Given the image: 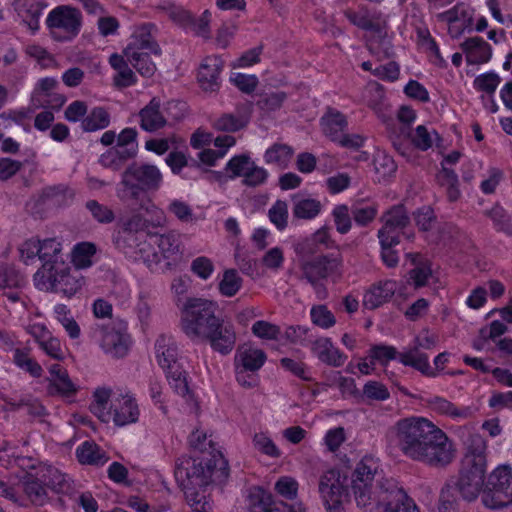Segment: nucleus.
Instances as JSON below:
<instances>
[{
	"instance_id": "19",
	"label": "nucleus",
	"mask_w": 512,
	"mask_h": 512,
	"mask_svg": "<svg viewBox=\"0 0 512 512\" xmlns=\"http://www.w3.org/2000/svg\"><path fill=\"white\" fill-rule=\"evenodd\" d=\"M249 500L250 512H306L301 503L289 505L283 501H272L271 496L262 489L251 493Z\"/></svg>"
},
{
	"instance_id": "18",
	"label": "nucleus",
	"mask_w": 512,
	"mask_h": 512,
	"mask_svg": "<svg viewBox=\"0 0 512 512\" xmlns=\"http://www.w3.org/2000/svg\"><path fill=\"white\" fill-rule=\"evenodd\" d=\"M112 419L115 425L125 426L138 421L139 407L132 395L118 394L111 399Z\"/></svg>"
},
{
	"instance_id": "60",
	"label": "nucleus",
	"mask_w": 512,
	"mask_h": 512,
	"mask_svg": "<svg viewBox=\"0 0 512 512\" xmlns=\"http://www.w3.org/2000/svg\"><path fill=\"white\" fill-rule=\"evenodd\" d=\"M287 98V94L283 91L273 92L261 96L257 105L260 109L271 112L281 108Z\"/></svg>"
},
{
	"instance_id": "51",
	"label": "nucleus",
	"mask_w": 512,
	"mask_h": 512,
	"mask_svg": "<svg viewBox=\"0 0 512 512\" xmlns=\"http://www.w3.org/2000/svg\"><path fill=\"white\" fill-rule=\"evenodd\" d=\"M49 395L72 396L77 392V387L70 379L68 373L59 379H49L47 387Z\"/></svg>"
},
{
	"instance_id": "63",
	"label": "nucleus",
	"mask_w": 512,
	"mask_h": 512,
	"mask_svg": "<svg viewBox=\"0 0 512 512\" xmlns=\"http://www.w3.org/2000/svg\"><path fill=\"white\" fill-rule=\"evenodd\" d=\"M501 78L494 72H488L477 76L474 80V86L477 90L493 94L499 85Z\"/></svg>"
},
{
	"instance_id": "10",
	"label": "nucleus",
	"mask_w": 512,
	"mask_h": 512,
	"mask_svg": "<svg viewBox=\"0 0 512 512\" xmlns=\"http://www.w3.org/2000/svg\"><path fill=\"white\" fill-rule=\"evenodd\" d=\"M82 16L77 8L61 5L47 16L46 25L54 40L59 42L71 41L80 32Z\"/></svg>"
},
{
	"instance_id": "1",
	"label": "nucleus",
	"mask_w": 512,
	"mask_h": 512,
	"mask_svg": "<svg viewBox=\"0 0 512 512\" xmlns=\"http://www.w3.org/2000/svg\"><path fill=\"white\" fill-rule=\"evenodd\" d=\"M350 488L357 507L365 512H420L397 481L383 475L373 457L365 456L357 463Z\"/></svg>"
},
{
	"instance_id": "8",
	"label": "nucleus",
	"mask_w": 512,
	"mask_h": 512,
	"mask_svg": "<svg viewBox=\"0 0 512 512\" xmlns=\"http://www.w3.org/2000/svg\"><path fill=\"white\" fill-rule=\"evenodd\" d=\"M481 501L486 508L502 509L512 504V470L499 466L486 481Z\"/></svg>"
},
{
	"instance_id": "45",
	"label": "nucleus",
	"mask_w": 512,
	"mask_h": 512,
	"mask_svg": "<svg viewBox=\"0 0 512 512\" xmlns=\"http://www.w3.org/2000/svg\"><path fill=\"white\" fill-rule=\"evenodd\" d=\"M74 193L64 184L48 186L42 190L40 199L43 202L51 201L54 204H66L68 199H72Z\"/></svg>"
},
{
	"instance_id": "38",
	"label": "nucleus",
	"mask_w": 512,
	"mask_h": 512,
	"mask_svg": "<svg viewBox=\"0 0 512 512\" xmlns=\"http://www.w3.org/2000/svg\"><path fill=\"white\" fill-rule=\"evenodd\" d=\"M291 146L282 143H274L264 153V161L266 164L276 165L279 168H286L293 156Z\"/></svg>"
},
{
	"instance_id": "62",
	"label": "nucleus",
	"mask_w": 512,
	"mask_h": 512,
	"mask_svg": "<svg viewBox=\"0 0 512 512\" xmlns=\"http://www.w3.org/2000/svg\"><path fill=\"white\" fill-rule=\"evenodd\" d=\"M336 229L340 234H346L350 231L352 223L349 209L346 205H337L332 211Z\"/></svg>"
},
{
	"instance_id": "2",
	"label": "nucleus",
	"mask_w": 512,
	"mask_h": 512,
	"mask_svg": "<svg viewBox=\"0 0 512 512\" xmlns=\"http://www.w3.org/2000/svg\"><path fill=\"white\" fill-rule=\"evenodd\" d=\"M394 430L397 445L406 457L436 468L445 467L452 462V442L444 431L428 419H400Z\"/></svg>"
},
{
	"instance_id": "46",
	"label": "nucleus",
	"mask_w": 512,
	"mask_h": 512,
	"mask_svg": "<svg viewBox=\"0 0 512 512\" xmlns=\"http://www.w3.org/2000/svg\"><path fill=\"white\" fill-rule=\"evenodd\" d=\"M56 319L62 324L70 338L77 339L80 336L78 323L70 316L69 308L64 304H57L54 307Z\"/></svg>"
},
{
	"instance_id": "12",
	"label": "nucleus",
	"mask_w": 512,
	"mask_h": 512,
	"mask_svg": "<svg viewBox=\"0 0 512 512\" xmlns=\"http://www.w3.org/2000/svg\"><path fill=\"white\" fill-rule=\"evenodd\" d=\"M92 337L95 338L106 354L114 358H122L128 351V336L114 327L96 324L92 327Z\"/></svg>"
},
{
	"instance_id": "57",
	"label": "nucleus",
	"mask_w": 512,
	"mask_h": 512,
	"mask_svg": "<svg viewBox=\"0 0 512 512\" xmlns=\"http://www.w3.org/2000/svg\"><path fill=\"white\" fill-rule=\"evenodd\" d=\"M251 330L255 336L266 340H278L281 334L279 326L264 320L256 321Z\"/></svg>"
},
{
	"instance_id": "37",
	"label": "nucleus",
	"mask_w": 512,
	"mask_h": 512,
	"mask_svg": "<svg viewBox=\"0 0 512 512\" xmlns=\"http://www.w3.org/2000/svg\"><path fill=\"white\" fill-rule=\"evenodd\" d=\"M292 199L293 216L297 219L311 220L321 212L322 204L317 199L300 198L298 195H294Z\"/></svg>"
},
{
	"instance_id": "3",
	"label": "nucleus",
	"mask_w": 512,
	"mask_h": 512,
	"mask_svg": "<svg viewBox=\"0 0 512 512\" xmlns=\"http://www.w3.org/2000/svg\"><path fill=\"white\" fill-rule=\"evenodd\" d=\"M175 479L185 494L189 505L210 501L206 489L210 484H222L229 476L228 461L219 450L209 456H182L175 465Z\"/></svg>"
},
{
	"instance_id": "5",
	"label": "nucleus",
	"mask_w": 512,
	"mask_h": 512,
	"mask_svg": "<svg viewBox=\"0 0 512 512\" xmlns=\"http://www.w3.org/2000/svg\"><path fill=\"white\" fill-rule=\"evenodd\" d=\"M301 279H305L313 288L318 300L328 297V289L323 280L337 282L343 275V258L340 254L319 255L300 263Z\"/></svg>"
},
{
	"instance_id": "22",
	"label": "nucleus",
	"mask_w": 512,
	"mask_h": 512,
	"mask_svg": "<svg viewBox=\"0 0 512 512\" xmlns=\"http://www.w3.org/2000/svg\"><path fill=\"white\" fill-rule=\"evenodd\" d=\"M252 109L250 105L238 108L236 113H224L212 122V127L222 132H237L247 126Z\"/></svg>"
},
{
	"instance_id": "9",
	"label": "nucleus",
	"mask_w": 512,
	"mask_h": 512,
	"mask_svg": "<svg viewBox=\"0 0 512 512\" xmlns=\"http://www.w3.org/2000/svg\"><path fill=\"white\" fill-rule=\"evenodd\" d=\"M45 271L39 277L46 279L49 284L47 289L56 293H62L70 298L75 295L84 285V277L79 270L73 269L64 261H56L54 264H46Z\"/></svg>"
},
{
	"instance_id": "55",
	"label": "nucleus",
	"mask_w": 512,
	"mask_h": 512,
	"mask_svg": "<svg viewBox=\"0 0 512 512\" xmlns=\"http://www.w3.org/2000/svg\"><path fill=\"white\" fill-rule=\"evenodd\" d=\"M24 491L35 504L42 505L46 499V489L37 478L29 477L24 482Z\"/></svg>"
},
{
	"instance_id": "54",
	"label": "nucleus",
	"mask_w": 512,
	"mask_h": 512,
	"mask_svg": "<svg viewBox=\"0 0 512 512\" xmlns=\"http://www.w3.org/2000/svg\"><path fill=\"white\" fill-rule=\"evenodd\" d=\"M268 177V171L265 168L256 165L254 162L242 178L241 182L246 187L255 188L264 185L267 182Z\"/></svg>"
},
{
	"instance_id": "4",
	"label": "nucleus",
	"mask_w": 512,
	"mask_h": 512,
	"mask_svg": "<svg viewBox=\"0 0 512 512\" xmlns=\"http://www.w3.org/2000/svg\"><path fill=\"white\" fill-rule=\"evenodd\" d=\"M162 182L163 176L157 166L132 162L121 174L116 195L120 201L134 210L151 213L157 207L148 194L159 190Z\"/></svg>"
},
{
	"instance_id": "34",
	"label": "nucleus",
	"mask_w": 512,
	"mask_h": 512,
	"mask_svg": "<svg viewBox=\"0 0 512 512\" xmlns=\"http://www.w3.org/2000/svg\"><path fill=\"white\" fill-rule=\"evenodd\" d=\"M436 181L446 191V196L450 202H456L461 197L459 189L458 175L452 169H449L442 163L441 170L436 174Z\"/></svg>"
},
{
	"instance_id": "36",
	"label": "nucleus",
	"mask_w": 512,
	"mask_h": 512,
	"mask_svg": "<svg viewBox=\"0 0 512 512\" xmlns=\"http://www.w3.org/2000/svg\"><path fill=\"white\" fill-rule=\"evenodd\" d=\"M343 14L352 25L359 29L372 32L380 31V25L370 18L369 10L365 5H360L358 11L346 8L343 10Z\"/></svg>"
},
{
	"instance_id": "11",
	"label": "nucleus",
	"mask_w": 512,
	"mask_h": 512,
	"mask_svg": "<svg viewBox=\"0 0 512 512\" xmlns=\"http://www.w3.org/2000/svg\"><path fill=\"white\" fill-rule=\"evenodd\" d=\"M487 444L485 439L478 435H471L468 439L466 452L461 461L460 471L469 475H477L485 480L487 472Z\"/></svg>"
},
{
	"instance_id": "59",
	"label": "nucleus",
	"mask_w": 512,
	"mask_h": 512,
	"mask_svg": "<svg viewBox=\"0 0 512 512\" xmlns=\"http://www.w3.org/2000/svg\"><path fill=\"white\" fill-rule=\"evenodd\" d=\"M377 207L375 205H353L351 208V214L359 226H366L372 222L377 215Z\"/></svg>"
},
{
	"instance_id": "32",
	"label": "nucleus",
	"mask_w": 512,
	"mask_h": 512,
	"mask_svg": "<svg viewBox=\"0 0 512 512\" xmlns=\"http://www.w3.org/2000/svg\"><path fill=\"white\" fill-rule=\"evenodd\" d=\"M111 123L108 110L102 106L93 107L81 121V129L84 132H96L106 129Z\"/></svg>"
},
{
	"instance_id": "17",
	"label": "nucleus",
	"mask_w": 512,
	"mask_h": 512,
	"mask_svg": "<svg viewBox=\"0 0 512 512\" xmlns=\"http://www.w3.org/2000/svg\"><path fill=\"white\" fill-rule=\"evenodd\" d=\"M224 60L217 55L207 56L198 68L197 80L205 92H218L221 87V73L224 69Z\"/></svg>"
},
{
	"instance_id": "40",
	"label": "nucleus",
	"mask_w": 512,
	"mask_h": 512,
	"mask_svg": "<svg viewBox=\"0 0 512 512\" xmlns=\"http://www.w3.org/2000/svg\"><path fill=\"white\" fill-rule=\"evenodd\" d=\"M96 253V247L89 242H83L75 245L72 252V261L75 269H84L92 265V257Z\"/></svg>"
},
{
	"instance_id": "7",
	"label": "nucleus",
	"mask_w": 512,
	"mask_h": 512,
	"mask_svg": "<svg viewBox=\"0 0 512 512\" xmlns=\"http://www.w3.org/2000/svg\"><path fill=\"white\" fill-rule=\"evenodd\" d=\"M123 54L140 75L149 78L156 71V64L151 55L159 57L161 48L150 32L142 27L133 34L130 42L124 48Z\"/></svg>"
},
{
	"instance_id": "25",
	"label": "nucleus",
	"mask_w": 512,
	"mask_h": 512,
	"mask_svg": "<svg viewBox=\"0 0 512 512\" xmlns=\"http://www.w3.org/2000/svg\"><path fill=\"white\" fill-rule=\"evenodd\" d=\"M161 101L153 97L139 112L140 127L147 132H155L163 128L167 120L161 112Z\"/></svg>"
},
{
	"instance_id": "61",
	"label": "nucleus",
	"mask_w": 512,
	"mask_h": 512,
	"mask_svg": "<svg viewBox=\"0 0 512 512\" xmlns=\"http://www.w3.org/2000/svg\"><path fill=\"white\" fill-rule=\"evenodd\" d=\"M253 444L258 451L269 457L278 458L281 456L280 450L277 448L272 439L263 433L254 435Z\"/></svg>"
},
{
	"instance_id": "21",
	"label": "nucleus",
	"mask_w": 512,
	"mask_h": 512,
	"mask_svg": "<svg viewBox=\"0 0 512 512\" xmlns=\"http://www.w3.org/2000/svg\"><path fill=\"white\" fill-rule=\"evenodd\" d=\"M460 48L470 65L487 63L492 57L491 45L479 36L467 38L460 44Z\"/></svg>"
},
{
	"instance_id": "27",
	"label": "nucleus",
	"mask_w": 512,
	"mask_h": 512,
	"mask_svg": "<svg viewBox=\"0 0 512 512\" xmlns=\"http://www.w3.org/2000/svg\"><path fill=\"white\" fill-rule=\"evenodd\" d=\"M267 359L266 353L262 349L243 345L237 349L235 355V365L245 371H258Z\"/></svg>"
},
{
	"instance_id": "56",
	"label": "nucleus",
	"mask_w": 512,
	"mask_h": 512,
	"mask_svg": "<svg viewBox=\"0 0 512 512\" xmlns=\"http://www.w3.org/2000/svg\"><path fill=\"white\" fill-rule=\"evenodd\" d=\"M189 445L194 452L198 451L203 455L209 456V452L217 450L214 447L213 441L208 439L206 434L202 431L196 430L189 436Z\"/></svg>"
},
{
	"instance_id": "39",
	"label": "nucleus",
	"mask_w": 512,
	"mask_h": 512,
	"mask_svg": "<svg viewBox=\"0 0 512 512\" xmlns=\"http://www.w3.org/2000/svg\"><path fill=\"white\" fill-rule=\"evenodd\" d=\"M40 245V260L43 262V265L42 268L36 272L35 279H37L43 272H46V264L52 265L56 261H63L61 257V243L58 242L55 238H49L40 241Z\"/></svg>"
},
{
	"instance_id": "13",
	"label": "nucleus",
	"mask_w": 512,
	"mask_h": 512,
	"mask_svg": "<svg viewBox=\"0 0 512 512\" xmlns=\"http://www.w3.org/2000/svg\"><path fill=\"white\" fill-rule=\"evenodd\" d=\"M381 221L383 226L378 230V239L400 243V236L409 225L410 218L403 205H395L383 214Z\"/></svg>"
},
{
	"instance_id": "41",
	"label": "nucleus",
	"mask_w": 512,
	"mask_h": 512,
	"mask_svg": "<svg viewBox=\"0 0 512 512\" xmlns=\"http://www.w3.org/2000/svg\"><path fill=\"white\" fill-rule=\"evenodd\" d=\"M484 215L492 220L494 229L496 231L503 232L508 235L512 234L510 215L502 206L495 204L491 209L486 210Z\"/></svg>"
},
{
	"instance_id": "47",
	"label": "nucleus",
	"mask_w": 512,
	"mask_h": 512,
	"mask_svg": "<svg viewBox=\"0 0 512 512\" xmlns=\"http://www.w3.org/2000/svg\"><path fill=\"white\" fill-rule=\"evenodd\" d=\"M242 287V278L235 269H228L223 273L219 282V292L225 297H233Z\"/></svg>"
},
{
	"instance_id": "42",
	"label": "nucleus",
	"mask_w": 512,
	"mask_h": 512,
	"mask_svg": "<svg viewBox=\"0 0 512 512\" xmlns=\"http://www.w3.org/2000/svg\"><path fill=\"white\" fill-rule=\"evenodd\" d=\"M254 161L246 154H239L233 156L226 164L225 170L228 173L229 179L244 177L249 168L253 165Z\"/></svg>"
},
{
	"instance_id": "53",
	"label": "nucleus",
	"mask_w": 512,
	"mask_h": 512,
	"mask_svg": "<svg viewBox=\"0 0 512 512\" xmlns=\"http://www.w3.org/2000/svg\"><path fill=\"white\" fill-rule=\"evenodd\" d=\"M269 220L278 230H284L288 224V205L283 200H277L268 211Z\"/></svg>"
},
{
	"instance_id": "49",
	"label": "nucleus",
	"mask_w": 512,
	"mask_h": 512,
	"mask_svg": "<svg viewBox=\"0 0 512 512\" xmlns=\"http://www.w3.org/2000/svg\"><path fill=\"white\" fill-rule=\"evenodd\" d=\"M93 219L100 224H110L115 220V214L111 208L99 203L97 200H88L85 204Z\"/></svg>"
},
{
	"instance_id": "50",
	"label": "nucleus",
	"mask_w": 512,
	"mask_h": 512,
	"mask_svg": "<svg viewBox=\"0 0 512 512\" xmlns=\"http://www.w3.org/2000/svg\"><path fill=\"white\" fill-rule=\"evenodd\" d=\"M311 321L314 325L329 329L336 324V318L326 305H314L310 310Z\"/></svg>"
},
{
	"instance_id": "58",
	"label": "nucleus",
	"mask_w": 512,
	"mask_h": 512,
	"mask_svg": "<svg viewBox=\"0 0 512 512\" xmlns=\"http://www.w3.org/2000/svg\"><path fill=\"white\" fill-rule=\"evenodd\" d=\"M397 357V350L393 346L388 345H373L369 349V358L371 359V364L375 365V362L378 361L381 364H386L388 361L393 360Z\"/></svg>"
},
{
	"instance_id": "30",
	"label": "nucleus",
	"mask_w": 512,
	"mask_h": 512,
	"mask_svg": "<svg viewBox=\"0 0 512 512\" xmlns=\"http://www.w3.org/2000/svg\"><path fill=\"white\" fill-rule=\"evenodd\" d=\"M146 237H148L153 244L158 246L159 252L164 259L175 261L180 257V238L175 232L147 234Z\"/></svg>"
},
{
	"instance_id": "43",
	"label": "nucleus",
	"mask_w": 512,
	"mask_h": 512,
	"mask_svg": "<svg viewBox=\"0 0 512 512\" xmlns=\"http://www.w3.org/2000/svg\"><path fill=\"white\" fill-rule=\"evenodd\" d=\"M448 480L442 488L439 495L438 510L439 512H458L459 511V493L458 490L451 487Z\"/></svg>"
},
{
	"instance_id": "28",
	"label": "nucleus",
	"mask_w": 512,
	"mask_h": 512,
	"mask_svg": "<svg viewBox=\"0 0 512 512\" xmlns=\"http://www.w3.org/2000/svg\"><path fill=\"white\" fill-rule=\"evenodd\" d=\"M426 404L433 412L452 419H467L473 414L470 407L467 406L459 408L446 398L440 396L427 398Z\"/></svg>"
},
{
	"instance_id": "14",
	"label": "nucleus",
	"mask_w": 512,
	"mask_h": 512,
	"mask_svg": "<svg viewBox=\"0 0 512 512\" xmlns=\"http://www.w3.org/2000/svg\"><path fill=\"white\" fill-rule=\"evenodd\" d=\"M435 343L433 337L426 336L422 339L417 337L415 346L406 352L399 353L398 359L404 366H410L427 377H436L437 372L431 368L428 355L420 351V348L432 349Z\"/></svg>"
},
{
	"instance_id": "26",
	"label": "nucleus",
	"mask_w": 512,
	"mask_h": 512,
	"mask_svg": "<svg viewBox=\"0 0 512 512\" xmlns=\"http://www.w3.org/2000/svg\"><path fill=\"white\" fill-rule=\"evenodd\" d=\"M155 354L158 364L164 371L179 365L177 345L169 336L160 335L156 339Z\"/></svg>"
},
{
	"instance_id": "44",
	"label": "nucleus",
	"mask_w": 512,
	"mask_h": 512,
	"mask_svg": "<svg viewBox=\"0 0 512 512\" xmlns=\"http://www.w3.org/2000/svg\"><path fill=\"white\" fill-rule=\"evenodd\" d=\"M14 364L20 369L29 373L32 377L39 378L43 369L41 365L29 356V352L23 349H15L13 356Z\"/></svg>"
},
{
	"instance_id": "6",
	"label": "nucleus",
	"mask_w": 512,
	"mask_h": 512,
	"mask_svg": "<svg viewBox=\"0 0 512 512\" xmlns=\"http://www.w3.org/2000/svg\"><path fill=\"white\" fill-rule=\"evenodd\" d=\"M218 305L216 302L190 297L181 309V328L192 341L199 340L209 328L218 321Z\"/></svg>"
},
{
	"instance_id": "35",
	"label": "nucleus",
	"mask_w": 512,
	"mask_h": 512,
	"mask_svg": "<svg viewBox=\"0 0 512 512\" xmlns=\"http://www.w3.org/2000/svg\"><path fill=\"white\" fill-rule=\"evenodd\" d=\"M411 127L408 125H392L389 131V139L395 150L401 156H408L411 151Z\"/></svg>"
},
{
	"instance_id": "16",
	"label": "nucleus",
	"mask_w": 512,
	"mask_h": 512,
	"mask_svg": "<svg viewBox=\"0 0 512 512\" xmlns=\"http://www.w3.org/2000/svg\"><path fill=\"white\" fill-rule=\"evenodd\" d=\"M348 477L340 469H329L319 479L318 492L324 503L332 500L347 499L349 496Z\"/></svg>"
},
{
	"instance_id": "52",
	"label": "nucleus",
	"mask_w": 512,
	"mask_h": 512,
	"mask_svg": "<svg viewBox=\"0 0 512 512\" xmlns=\"http://www.w3.org/2000/svg\"><path fill=\"white\" fill-rule=\"evenodd\" d=\"M23 6L25 8L22 14V16L24 17V21L27 22L30 29L38 30L39 18L46 5L43 4L41 1L33 0L30 3L25 1Z\"/></svg>"
},
{
	"instance_id": "33",
	"label": "nucleus",
	"mask_w": 512,
	"mask_h": 512,
	"mask_svg": "<svg viewBox=\"0 0 512 512\" xmlns=\"http://www.w3.org/2000/svg\"><path fill=\"white\" fill-rule=\"evenodd\" d=\"M76 457L81 464L102 466L109 457L95 443L85 441L76 449Z\"/></svg>"
},
{
	"instance_id": "24",
	"label": "nucleus",
	"mask_w": 512,
	"mask_h": 512,
	"mask_svg": "<svg viewBox=\"0 0 512 512\" xmlns=\"http://www.w3.org/2000/svg\"><path fill=\"white\" fill-rule=\"evenodd\" d=\"M396 292V282L391 280L380 281L374 284L365 294L363 305L366 309L374 310L390 301Z\"/></svg>"
},
{
	"instance_id": "31",
	"label": "nucleus",
	"mask_w": 512,
	"mask_h": 512,
	"mask_svg": "<svg viewBox=\"0 0 512 512\" xmlns=\"http://www.w3.org/2000/svg\"><path fill=\"white\" fill-rule=\"evenodd\" d=\"M109 64L117 71L113 78L114 85L118 88H127L137 82V77L132 69L129 67V62L125 58L124 54L119 55L117 53L112 54L109 57Z\"/></svg>"
},
{
	"instance_id": "23",
	"label": "nucleus",
	"mask_w": 512,
	"mask_h": 512,
	"mask_svg": "<svg viewBox=\"0 0 512 512\" xmlns=\"http://www.w3.org/2000/svg\"><path fill=\"white\" fill-rule=\"evenodd\" d=\"M311 350L321 362L329 366L340 367L347 359L345 354L333 346L331 339L328 337H320L312 341Z\"/></svg>"
},
{
	"instance_id": "48",
	"label": "nucleus",
	"mask_w": 512,
	"mask_h": 512,
	"mask_svg": "<svg viewBox=\"0 0 512 512\" xmlns=\"http://www.w3.org/2000/svg\"><path fill=\"white\" fill-rule=\"evenodd\" d=\"M165 372L170 386L177 394L181 396H186L189 394L187 373L182 369L180 365L176 366L175 368L166 370Z\"/></svg>"
},
{
	"instance_id": "64",
	"label": "nucleus",
	"mask_w": 512,
	"mask_h": 512,
	"mask_svg": "<svg viewBox=\"0 0 512 512\" xmlns=\"http://www.w3.org/2000/svg\"><path fill=\"white\" fill-rule=\"evenodd\" d=\"M363 395L376 401H385L390 397L387 387L378 381H368L363 387Z\"/></svg>"
},
{
	"instance_id": "15",
	"label": "nucleus",
	"mask_w": 512,
	"mask_h": 512,
	"mask_svg": "<svg viewBox=\"0 0 512 512\" xmlns=\"http://www.w3.org/2000/svg\"><path fill=\"white\" fill-rule=\"evenodd\" d=\"M199 340L208 342L214 351L227 355L235 347L236 332L233 324L220 317Z\"/></svg>"
},
{
	"instance_id": "29",
	"label": "nucleus",
	"mask_w": 512,
	"mask_h": 512,
	"mask_svg": "<svg viewBox=\"0 0 512 512\" xmlns=\"http://www.w3.org/2000/svg\"><path fill=\"white\" fill-rule=\"evenodd\" d=\"M323 133L332 141H337L348 127L346 116L334 108H328L321 118Z\"/></svg>"
},
{
	"instance_id": "20",
	"label": "nucleus",
	"mask_w": 512,
	"mask_h": 512,
	"mask_svg": "<svg viewBox=\"0 0 512 512\" xmlns=\"http://www.w3.org/2000/svg\"><path fill=\"white\" fill-rule=\"evenodd\" d=\"M450 483L451 487L458 490L460 498L467 502L475 501L479 494L482 492L485 487V480L480 479L477 475H469L459 471L457 477L451 478Z\"/></svg>"
}]
</instances>
